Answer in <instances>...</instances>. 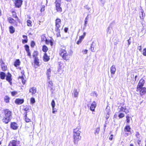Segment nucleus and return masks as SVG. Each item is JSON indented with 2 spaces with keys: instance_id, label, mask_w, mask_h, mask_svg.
I'll use <instances>...</instances> for the list:
<instances>
[{
  "instance_id": "nucleus-60",
  "label": "nucleus",
  "mask_w": 146,
  "mask_h": 146,
  "mask_svg": "<svg viewBox=\"0 0 146 146\" xmlns=\"http://www.w3.org/2000/svg\"><path fill=\"white\" fill-rule=\"evenodd\" d=\"M101 2H102V4L103 5H104V3L105 2V1L104 0H101Z\"/></svg>"
},
{
  "instance_id": "nucleus-45",
  "label": "nucleus",
  "mask_w": 146,
  "mask_h": 146,
  "mask_svg": "<svg viewBox=\"0 0 146 146\" xmlns=\"http://www.w3.org/2000/svg\"><path fill=\"white\" fill-rule=\"evenodd\" d=\"M100 129V127H97L96 129L95 132H94V133L96 135V134H98Z\"/></svg>"
},
{
  "instance_id": "nucleus-44",
  "label": "nucleus",
  "mask_w": 146,
  "mask_h": 146,
  "mask_svg": "<svg viewBox=\"0 0 146 146\" xmlns=\"http://www.w3.org/2000/svg\"><path fill=\"white\" fill-rule=\"evenodd\" d=\"M35 99L33 97H32L30 99V103L31 104H33L35 103Z\"/></svg>"
},
{
  "instance_id": "nucleus-31",
  "label": "nucleus",
  "mask_w": 146,
  "mask_h": 146,
  "mask_svg": "<svg viewBox=\"0 0 146 146\" xmlns=\"http://www.w3.org/2000/svg\"><path fill=\"white\" fill-rule=\"evenodd\" d=\"M9 29L10 33L11 34L14 33L15 32V29L12 26H11L9 27Z\"/></svg>"
},
{
  "instance_id": "nucleus-55",
  "label": "nucleus",
  "mask_w": 146,
  "mask_h": 146,
  "mask_svg": "<svg viewBox=\"0 0 146 146\" xmlns=\"http://www.w3.org/2000/svg\"><path fill=\"white\" fill-rule=\"evenodd\" d=\"M113 137V135H111L109 137V139L110 140H112Z\"/></svg>"
},
{
  "instance_id": "nucleus-19",
  "label": "nucleus",
  "mask_w": 146,
  "mask_h": 146,
  "mask_svg": "<svg viewBox=\"0 0 146 146\" xmlns=\"http://www.w3.org/2000/svg\"><path fill=\"white\" fill-rule=\"evenodd\" d=\"M96 105V103L95 101L93 102L90 107V110L92 111H94Z\"/></svg>"
},
{
  "instance_id": "nucleus-27",
  "label": "nucleus",
  "mask_w": 146,
  "mask_h": 146,
  "mask_svg": "<svg viewBox=\"0 0 146 146\" xmlns=\"http://www.w3.org/2000/svg\"><path fill=\"white\" fill-rule=\"evenodd\" d=\"M25 77L24 76H19L18 78V79H21L22 83L23 85L25 84L26 82V80L24 78Z\"/></svg>"
},
{
  "instance_id": "nucleus-21",
  "label": "nucleus",
  "mask_w": 146,
  "mask_h": 146,
  "mask_svg": "<svg viewBox=\"0 0 146 146\" xmlns=\"http://www.w3.org/2000/svg\"><path fill=\"white\" fill-rule=\"evenodd\" d=\"M24 102V100L21 99L19 98L16 99L15 101V102L16 104L18 105L21 104L23 103Z\"/></svg>"
},
{
  "instance_id": "nucleus-7",
  "label": "nucleus",
  "mask_w": 146,
  "mask_h": 146,
  "mask_svg": "<svg viewBox=\"0 0 146 146\" xmlns=\"http://www.w3.org/2000/svg\"><path fill=\"white\" fill-rule=\"evenodd\" d=\"M58 71L59 72L62 71L63 72L66 69V64L65 62H58Z\"/></svg>"
},
{
  "instance_id": "nucleus-37",
  "label": "nucleus",
  "mask_w": 146,
  "mask_h": 146,
  "mask_svg": "<svg viewBox=\"0 0 146 146\" xmlns=\"http://www.w3.org/2000/svg\"><path fill=\"white\" fill-rule=\"evenodd\" d=\"M78 94L76 89H74V97H77Z\"/></svg>"
},
{
  "instance_id": "nucleus-47",
  "label": "nucleus",
  "mask_w": 146,
  "mask_h": 146,
  "mask_svg": "<svg viewBox=\"0 0 146 146\" xmlns=\"http://www.w3.org/2000/svg\"><path fill=\"white\" fill-rule=\"evenodd\" d=\"M88 19V16H87L86 17L85 19V21L84 24V25L85 26H86V25L87 24Z\"/></svg>"
},
{
  "instance_id": "nucleus-10",
  "label": "nucleus",
  "mask_w": 146,
  "mask_h": 146,
  "mask_svg": "<svg viewBox=\"0 0 146 146\" xmlns=\"http://www.w3.org/2000/svg\"><path fill=\"white\" fill-rule=\"evenodd\" d=\"M20 141L15 140H12L10 141L8 146H21L20 145Z\"/></svg>"
},
{
  "instance_id": "nucleus-20",
  "label": "nucleus",
  "mask_w": 146,
  "mask_h": 146,
  "mask_svg": "<svg viewBox=\"0 0 146 146\" xmlns=\"http://www.w3.org/2000/svg\"><path fill=\"white\" fill-rule=\"evenodd\" d=\"M36 88L34 87L31 88L29 90V92L31 93L32 95L35 94L36 93Z\"/></svg>"
},
{
  "instance_id": "nucleus-28",
  "label": "nucleus",
  "mask_w": 146,
  "mask_h": 146,
  "mask_svg": "<svg viewBox=\"0 0 146 146\" xmlns=\"http://www.w3.org/2000/svg\"><path fill=\"white\" fill-rule=\"evenodd\" d=\"M51 70L50 68H49L47 70L46 74L47 76V78L49 80L50 79V73H51Z\"/></svg>"
},
{
  "instance_id": "nucleus-33",
  "label": "nucleus",
  "mask_w": 146,
  "mask_h": 146,
  "mask_svg": "<svg viewBox=\"0 0 146 146\" xmlns=\"http://www.w3.org/2000/svg\"><path fill=\"white\" fill-rule=\"evenodd\" d=\"M11 12L12 14V17H13L17 19H18V18L17 15V13H16V12L15 10H13L11 11Z\"/></svg>"
},
{
  "instance_id": "nucleus-5",
  "label": "nucleus",
  "mask_w": 146,
  "mask_h": 146,
  "mask_svg": "<svg viewBox=\"0 0 146 146\" xmlns=\"http://www.w3.org/2000/svg\"><path fill=\"white\" fill-rule=\"evenodd\" d=\"M59 54L63 59L66 61H69L70 60L71 55L68 53L65 49H60Z\"/></svg>"
},
{
  "instance_id": "nucleus-49",
  "label": "nucleus",
  "mask_w": 146,
  "mask_h": 146,
  "mask_svg": "<svg viewBox=\"0 0 146 146\" xmlns=\"http://www.w3.org/2000/svg\"><path fill=\"white\" fill-rule=\"evenodd\" d=\"M45 10V6H42L41 7L40 11L41 12H44Z\"/></svg>"
},
{
  "instance_id": "nucleus-50",
  "label": "nucleus",
  "mask_w": 146,
  "mask_h": 146,
  "mask_svg": "<svg viewBox=\"0 0 146 146\" xmlns=\"http://www.w3.org/2000/svg\"><path fill=\"white\" fill-rule=\"evenodd\" d=\"M28 41V39H23L22 40V42L23 44H25Z\"/></svg>"
},
{
  "instance_id": "nucleus-54",
  "label": "nucleus",
  "mask_w": 146,
  "mask_h": 146,
  "mask_svg": "<svg viewBox=\"0 0 146 146\" xmlns=\"http://www.w3.org/2000/svg\"><path fill=\"white\" fill-rule=\"evenodd\" d=\"M137 49L139 50V51H141L142 50L141 46H138L137 47Z\"/></svg>"
},
{
  "instance_id": "nucleus-57",
  "label": "nucleus",
  "mask_w": 146,
  "mask_h": 146,
  "mask_svg": "<svg viewBox=\"0 0 146 146\" xmlns=\"http://www.w3.org/2000/svg\"><path fill=\"white\" fill-rule=\"evenodd\" d=\"M45 43L47 44H49V41L48 40H47V39H46V40H45Z\"/></svg>"
},
{
  "instance_id": "nucleus-34",
  "label": "nucleus",
  "mask_w": 146,
  "mask_h": 146,
  "mask_svg": "<svg viewBox=\"0 0 146 146\" xmlns=\"http://www.w3.org/2000/svg\"><path fill=\"white\" fill-rule=\"evenodd\" d=\"M6 76L5 74L3 72H0V78L2 80L5 79Z\"/></svg>"
},
{
  "instance_id": "nucleus-62",
  "label": "nucleus",
  "mask_w": 146,
  "mask_h": 146,
  "mask_svg": "<svg viewBox=\"0 0 146 146\" xmlns=\"http://www.w3.org/2000/svg\"><path fill=\"white\" fill-rule=\"evenodd\" d=\"M54 110V109H52L53 110H52V113H54L56 111L55 110Z\"/></svg>"
},
{
  "instance_id": "nucleus-63",
  "label": "nucleus",
  "mask_w": 146,
  "mask_h": 146,
  "mask_svg": "<svg viewBox=\"0 0 146 146\" xmlns=\"http://www.w3.org/2000/svg\"><path fill=\"white\" fill-rule=\"evenodd\" d=\"M130 146H134L133 144V143L130 144Z\"/></svg>"
},
{
  "instance_id": "nucleus-14",
  "label": "nucleus",
  "mask_w": 146,
  "mask_h": 146,
  "mask_svg": "<svg viewBox=\"0 0 146 146\" xmlns=\"http://www.w3.org/2000/svg\"><path fill=\"white\" fill-rule=\"evenodd\" d=\"M7 20L9 23L11 24H15V25L17 26V23L16 21L11 17H9L7 18Z\"/></svg>"
},
{
  "instance_id": "nucleus-35",
  "label": "nucleus",
  "mask_w": 146,
  "mask_h": 146,
  "mask_svg": "<svg viewBox=\"0 0 146 146\" xmlns=\"http://www.w3.org/2000/svg\"><path fill=\"white\" fill-rule=\"evenodd\" d=\"M10 98L9 97L7 96H5L4 98V101L6 103H8L9 102Z\"/></svg>"
},
{
  "instance_id": "nucleus-17",
  "label": "nucleus",
  "mask_w": 146,
  "mask_h": 146,
  "mask_svg": "<svg viewBox=\"0 0 146 146\" xmlns=\"http://www.w3.org/2000/svg\"><path fill=\"white\" fill-rule=\"evenodd\" d=\"M24 47L25 50L27 52V55L29 57H31V53L30 52V50L29 49V47L27 44H25L24 46Z\"/></svg>"
},
{
  "instance_id": "nucleus-12",
  "label": "nucleus",
  "mask_w": 146,
  "mask_h": 146,
  "mask_svg": "<svg viewBox=\"0 0 146 146\" xmlns=\"http://www.w3.org/2000/svg\"><path fill=\"white\" fill-rule=\"evenodd\" d=\"M23 1L22 0H16L15 1V5L16 7L19 8L21 7Z\"/></svg>"
},
{
  "instance_id": "nucleus-38",
  "label": "nucleus",
  "mask_w": 146,
  "mask_h": 146,
  "mask_svg": "<svg viewBox=\"0 0 146 146\" xmlns=\"http://www.w3.org/2000/svg\"><path fill=\"white\" fill-rule=\"evenodd\" d=\"M126 121L127 123H129L130 122V119H132V118L131 117H130L129 115H126Z\"/></svg>"
},
{
  "instance_id": "nucleus-24",
  "label": "nucleus",
  "mask_w": 146,
  "mask_h": 146,
  "mask_svg": "<svg viewBox=\"0 0 146 146\" xmlns=\"http://www.w3.org/2000/svg\"><path fill=\"white\" fill-rule=\"evenodd\" d=\"M31 109V106L29 105H27L25 106L24 108L23 109V110L25 111L24 113H26L27 114V112H29V110Z\"/></svg>"
},
{
  "instance_id": "nucleus-39",
  "label": "nucleus",
  "mask_w": 146,
  "mask_h": 146,
  "mask_svg": "<svg viewBox=\"0 0 146 146\" xmlns=\"http://www.w3.org/2000/svg\"><path fill=\"white\" fill-rule=\"evenodd\" d=\"M51 105L52 107V109H54L55 106V104L54 100H52L51 103Z\"/></svg>"
},
{
  "instance_id": "nucleus-22",
  "label": "nucleus",
  "mask_w": 146,
  "mask_h": 146,
  "mask_svg": "<svg viewBox=\"0 0 146 146\" xmlns=\"http://www.w3.org/2000/svg\"><path fill=\"white\" fill-rule=\"evenodd\" d=\"M24 119L26 123H29L31 122V120L27 116V114L26 113H24Z\"/></svg>"
},
{
  "instance_id": "nucleus-30",
  "label": "nucleus",
  "mask_w": 146,
  "mask_h": 146,
  "mask_svg": "<svg viewBox=\"0 0 146 146\" xmlns=\"http://www.w3.org/2000/svg\"><path fill=\"white\" fill-rule=\"evenodd\" d=\"M139 17L141 19H143L145 16V14L144 13L143 11H142L139 13Z\"/></svg>"
},
{
  "instance_id": "nucleus-29",
  "label": "nucleus",
  "mask_w": 146,
  "mask_h": 146,
  "mask_svg": "<svg viewBox=\"0 0 146 146\" xmlns=\"http://www.w3.org/2000/svg\"><path fill=\"white\" fill-rule=\"evenodd\" d=\"M42 50L44 53H46L48 50V48L46 45H44L42 46Z\"/></svg>"
},
{
  "instance_id": "nucleus-2",
  "label": "nucleus",
  "mask_w": 146,
  "mask_h": 146,
  "mask_svg": "<svg viewBox=\"0 0 146 146\" xmlns=\"http://www.w3.org/2000/svg\"><path fill=\"white\" fill-rule=\"evenodd\" d=\"M145 83V80L141 78L139 81L136 87V91L142 96L146 93V87H143Z\"/></svg>"
},
{
  "instance_id": "nucleus-9",
  "label": "nucleus",
  "mask_w": 146,
  "mask_h": 146,
  "mask_svg": "<svg viewBox=\"0 0 146 146\" xmlns=\"http://www.w3.org/2000/svg\"><path fill=\"white\" fill-rule=\"evenodd\" d=\"M131 128L129 125H126L124 129V131L125 133V136H128L131 134Z\"/></svg>"
},
{
  "instance_id": "nucleus-56",
  "label": "nucleus",
  "mask_w": 146,
  "mask_h": 146,
  "mask_svg": "<svg viewBox=\"0 0 146 146\" xmlns=\"http://www.w3.org/2000/svg\"><path fill=\"white\" fill-rule=\"evenodd\" d=\"M68 30V27H65L64 29V31L65 33H67Z\"/></svg>"
},
{
  "instance_id": "nucleus-51",
  "label": "nucleus",
  "mask_w": 146,
  "mask_h": 146,
  "mask_svg": "<svg viewBox=\"0 0 146 146\" xmlns=\"http://www.w3.org/2000/svg\"><path fill=\"white\" fill-rule=\"evenodd\" d=\"M49 42L50 43V45L52 46L53 45V40L52 39L50 40Z\"/></svg>"
},
{
  "instance_id": "nucleus-42",
  "label": "nucleus",
  "mask_w": 146,
  "mask_h": 146,
  "mask_svg": "<svg viewBox=\"0 0 146 146\" xmlns=\"http://www.w3.org/2000/svg\"><path fill=\"white\" fill-rule=\"evenodd\" d=\"M53 83L52 81H50L48 82V87H51L52 86Z\"/></svg>"
},
{
  "instance_id": "nucleus-36",
  "label": "nucleus",
  "mask_w": 146,
  "mask_h": 146,
  "mask_svg": "<svg viewBox=\"0 0 146 146\" xmlns=\"http://www.w3.org/2000/svg\"><path fill=\"white\" fill-rule=\"evenodd\" d=\"M27 25L29 27H31L32 26V22L30 20H27Z\"/></svg>"
},
{
  "instance_id": "nucleus-6",
  "label": "nucleus",
  "mask_w": 146,
  "mask_h": 146,
  "mask_svg": "<svg viewBox=\"0 0 146 146\" xmlns=\"http://www.w3.org/2000/svg\"><path fill=\"white\" fill-rule=\"evenodd\" d=\"M38 54V53L37 51L35 50L33 52V56L34 58V62L35 64L37 66H39L40 65L39 60L37 57Z\"/></svg>"
},
{
  "instance_id": "nucleus-61",
  "label": "nucleus",
  "mask_w": 146,
  "mask_h": 146,
  "mask_svg": "<svg viewBox=\"0 0 146 146\" xmlns=\"http://www.w3.org/2000/svg\"><path fill=\"white\" fill-rule=\"evenodd\" d=\"M130 38L128 40H127V41H128V44L129 45L131 43V42H130Z\"/></svg>"
},
{
  "instance_id": "nucleus-40",
  "label": "nucleus",
  "mask_w": 146,
  "mask_h": 146,
  "mask_svg": "<svg viewBox=\"0 0 146 146\" xmlns=\"http://www.w3.org/2000/svg\"><path fill=\"white\" fill-rule=\"evenodd\" d=\"M125 116V115L123 113H120L118 115L119 118H122Z\"/></svg>"
},
{
  "instance_id": "nucleus-18",
  "label": "nucleus",
  "mask_w": 146,
  "mask_h": 146,
  "mask_svg": "<svg viewBox=\"0 0 146 146\" xmlns=\"http://www.w3.org/2000/svg\"><path fill=\"white\" fill-rule=\"evenodd\" d=\"M11 75L9 72L8 73L7 75L6 76V80L8 81L10 83V84L11 85L12 84V78H11Z\"/></svg>"
},
{
  "instance_id": "nucleus-23",
  "label": "nucleus",
  "mask_w": 146,
  "mask_h": 146,
  "mask_svg": "<svg viewBox=\"0 0 146 146\" xmlns=\"http://www.w3.org/2000/svg\"><path fill=\"white\" fill-rule=\"evenodd\" d=\"M43 59L44 61L47 62L50 60V58L49 56L47 55L46 53H44L43 57Z\"/></svg>"
},
{
  "instance_id": "nucleus-13",
  "label": "nucleus",
  "mask_w": 146,
  "mask_h": 146,
  "mask_svg": "<svg viewBox=\"0 0 146 146\" xmlns=\"http://www.w3.org/2000/svg\"><path fill=\"white\" fill-rule=\"evenodd\" d=\"M10 126L11 129L14 130L17 129L19 127L17 123L15 122H11Z\"/></svg>"
},
{
  "instance_id": "nucleus-48",
  "label": "nucleus",
  "mask_w": 146,
  "mask_h": 146,
  "mask_svg": "<svg viewBox=\"0 0 146 146\" xmlns=\"http://www.w3.org/2000/svg\"><path fill=\"white\" fill-rule=\"evenodd\" d=\"M143 54L146 56V48H144L143 50Z\"/></svg>"
},
{
  "instance_id": "nucleus-59",
  "label": "nucleus",
  "mask_w": 146,
  "mask_h": 146,
  "mask_svg": "<svg viewBox=\"0 0 146 146\" xmlns=\"http://www.w3.org/2000/svg\"><path fill=\"white\" fill-rule=\"evenodd\" d=\"M21 73L22 74V76H25V75L24 74L25 72H24V71L23 70L21 72Z\"/></svg>"
},
{
  "instance_id": "nucleus-46",
  "label": "nucleus",
  "mask_w": 146,
  "mask_h": 146,
  "mask_svg": "<svg viewBox=\"0 0 146 146\" xmlns=\"http://www.w3.org/2000/svg\"><path fill=\"white\" fill-rule=\"evenodd\" d=\"M11 95L12 96H14L17 94V91H14L11 92Z\"/></svg>"
},
{
  "instance_id": "nucleus-11",
  "label": "nucleus",
  "mask_w": 146,
  "mask_h": 146,
  "mask_svg": "<svg viewBox=\"0 0 146 146\" xmlns=\"http://www.w3.org/2000/svg\"><path fill=\"white\" fill-rule=\"evenodd\" d=\"M135 136L137 140V143L139 145L141 142V140L142 139V137L138 131L135 132Z\"/></svg>"
},
{
  "instance_id": "nucleus-25",
  "label": "nucleus",
  "mask_w": 146,
  "mask_h": 146,
  "mask_svg": "<svg viewBox=\"0 0 146 146\" xmlns=\"http://www.w3.org/2000/svg\"><path fill=\"white\" fill-rule=\"evenodd\" d=\"M116 70V69L114 65H112L110 68V71L111 75L115 74Z\"/></svg>"
},
{
  "instance_id": "nucleus-4",
  "label": "nucleus",
  "mask_w": 146,
  "mask_h": 146,
  "mask_svg": "<svg viewBox=\"0 0 146 146\" xmlns=\"http://www.w3.org/2000/svg\"><path fill=\"white\" fill-rule=\"evenodd\" d=\"M79 127H78L73 130V141L75 144H77L78 141L81 139Z\"/></svg>"
},
{
  "instance_id": "nucleus-32",
  "label": "nucleus",
  "mask_w": 146,
  "mask_h": 146,
  "mask_svg": "<svg viewBox=\"0 0 146 146\" xmlns=\"http://www.w3.org/2000/svg\"><path fill=\"white\" fill-rule=\"evenodd\" d=\"M1 68L3 71H5L7 70V67L5 65L4 63H2L1 64Z\"/></svg>"
},
{
  "instance_id": "nucleus-8",
  "label": "nucleus",
  "mask_w": 146,
  "mask_h": 146,
  "mask_svg": "<svg viewBox=\"0 0 146 146\" xmlns=\"http://www.w3.org/2000/svg\"><path fill=\"white\" fill-rule=\"evenodd\" d=\"M55 3L56 9L57 12H61L62 11V8L61 7V0H56Z\"/></svg>"
},
{
  "instance_id": "nucleus-41",
  "label": "nucleus",
  "mask_w": 146,
  "mask_h": 146,
  "mask_svg": "<svg viewBox=\"0 0 146 146\" xmlns=\"http://www.w3.org/2000/svg\"><path fill=\"white\" fill-rule=\"evenodd\" d=\"M36 44L34 41H31V46L32 48H34Z\"/></svg>"
},
{
  "instance_id": "nucleus-64",
  "label": "nucleus",
  "mask_w": 146,
  "mask_h": 146,
  "mask_svg": "<svg viewBox=\"0 0 146 146\" xmlns=\"http://www.w3.org/2000/svg\"><path fill=\"white\" fill-rule=\"evenodd\" d=\"M145 146H146V140H145Z\"/></svg>"
},
{
  "instance_id": "nucleus-52",
  "label": "nucleus",
  "mask_w": 146,
  "mask_h": 146,
  "mask_svg": "<svg viewBox=\"0 0 146 146\" xmlns=\"http://www.w3.org/2000/svg\"><path fill=\"white\" fill-rule=\"evenodd\" d=\"M88 50L86 49H85L82 51V52H83L84 54H86L88 52Z\"/></svg>"
},
{
  "instance_id": "nucleus-53",
  "label": "nucleus",
  "mask_w": 146,
  "mask_h": 146,
  "mask_svg": "<svg viewBox=\"0 0 146 146\" xmlns=\"http://www.w3.org/2000/svg\"><path fill=\"white\" fill-rule=\"evenodd\" d=\"M90 49L92 52H94L95 51L94 47L92 46V45H91V46Z\"/></svg>"
},
{
  "instance_id": "nucleus-26",
  "label": "nucleus",
  "mask_w": 146,
  "mask_h": 146,
  "mask_svg": "<svg viewBox=\"0 0 146 146\" xmlns=\"http://www.w3.org/2000/svg\"><path fill=\"white\" fill-rule=\"evenodd\" d=\"M21 62L19 59H16L14 63V65L16 67L19 66Z\"/></svg>"
},
{
  "instance_id": "nucleus-1",
  "label": "nucleus",
  "mask_w": 146,
  "mask_h": 146,
  "mask_svg": "<svg viewBox=\"0 0 146 146\" xmlns=\"http://www.w3.org/2000/svg\"><path fill=\"white\" fill-rule=\"evenodd\" d=\"M12 117V112L9 109H3L0 113V119L5 124L8 123Z\"/></svg>"
},
{
  "instance_id": "nucleus-15",
  "label": "nucleus",
  "mask_w": 146,
  "mask_h": 146,
  "mask_svg": "<svg viewBox=\"0 0 146 146\" xmlns=\"http://www.w3.org/2000/svg\"><path fill=\"white\" fill-rule=\"evenodd\" d=\"M86 33L84 32L82 35L80 36L79 37V39L76 42V44H79L81 43L82 41L86 36Z\"/></svg>"
},
{
  "instance_id": "nucleus-16",
  "label": "nucleus",
  "mask_w": 146,
  "mask_h": 146,
  "mask_svg": "<svg viewBox=\"0 0 146 146\" xmlns=\"http://www.w3.org/2000/svg\"><path fill=\"white\" fill-rule=\"evenodd\" d=\"M119 112H124L125 113H127L129 112L128 109H127L126 106H121L119 108Z\"/></svg>"
},
{
  "instance_id": "nucleus-58",
  "label": "nucleus",
  "mask_w": 146,
  "mask_h": 146,
  "mask_svg": "<svg viewBox=\"0 0 146 146\" xmlns=\"http://www.w3.org/2000/svg\"><path fill=\"white\" fill-rule=\"evenodd\" d=\"M23 38H25V39H28L27 36L25 35H23Z\"/></svg>"
},
{
  "instance_id": "nucleus-43",
  "label": "nucleus",
  "mask_w": 146,
  "mask_h": 146,
  "mask_svg": "<svg viewBox=\"0 0 146 146\" xmlns=\"http://www.w3.org/2000/svg\"><path fill=\"white\" fill-rule=\"evenodd\" d=\"M42 41H45L46 39V37L44 35H42L41 36Z\"/></svg>"
},
{
  "instance_id": "nucleus-3",
  "label": "nucleus",
  "mask_w": 146,
  "mask_h": 146,
  "mask_svg": "<svg viewBox=\"0 0 146 146\" xmlns=\"http://www.w3.org/2000/svg\"><path fill=\"white\" fill-rule=\"evenodd\" d=\"M55 31L57 37H60V28L62 25V21L60 19L57 18L55 20Z\"/></svg>"
}]
</instances>
